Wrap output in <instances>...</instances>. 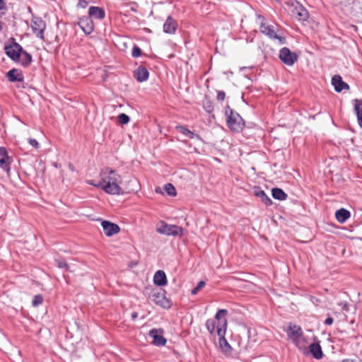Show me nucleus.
I'll return each mask as SVG.
<instances>
[{"mask_svg": "<svg viewBox=\"0 0 362 362\" xmlns=\"http://www.w3.org/2000/svg\"><path fill=\"white\" fill-rule=\"evenodd\" d=\"M30 26L33 33L37 37L44 40L45 39V30L46 29L45 22L38 16H33L31 19Z\"/></svg>", "mask_w": 362, "mask_h": 362, "instance_id": "6e6552de", "label": "nucleus"}, {"mask_svg": "<svg viewBox=\"0 0 362 362\" xmlns=\"http://www.w3.org/2000/svg\"><path fill=\"white\" fill-rule=\"evenodd\" d=\"M6 77L8 80L11 82H22L24 80L23 73L16 69H12L10 71H8L6 73Z\"/></svg>", "mask_w": 362, "mask_h": 362, "instance_id": "412c9836", "label": "nucleus"}, {"mask_svg": "<svg viewBox=\"0 0 362 362\" xmlns=\"http://www.w3.org/2000/svg\"><path fill=\"white\" fill-rule=\"evenodd\" d=\"M338 305L341 307L343 310L346 312L349 310V304L347 302H340Z\"/></svg>", "mask_w": 362, "mask_h": 362, "instance_id": "c9c22d12", "label": "nucleus"}, {"mask_svg": "<svg viewBox=\"0 0 362 362\" xmlns=\"http://www.w3.org/2000/svg\"><path fill=\"white\" fill-rule=\"evenodd\" d=\"M100 180L96 182L95 180H87L88 185L99 187L105 192L110 194H120L122 189L120 187L121 176L115 170L105 168L100 173Z\"/></svg>", "mask_w": 362, "mask_h": 362, "instance_id": "f257e3e1", "label": "nucleus"}, {"mask_svg": "<svg viewBox=\"0 0 362 362\" xmlns=\"http://www.w3.org/2000/svg\"><path fill=\"white\" fill-rule=\"evenodd\" d=\"M353 102L354 103V112L357 117L358 125L362 128V100L355 99Z\"/></svg>", "mask_w": 362, "mask_h": 362, "instance_id": "a878e982", "label": "nucleus"}, {"mask_svg": "<svg viewBox=\"0 0 362 362\" xmlns=\"http://www.w3.org/2000/svg\"><path fill=\"white\" fill-rule=\"evenodd\" d=\"M164 189L168 195L172 196V197H174L176 195L175 187L171 183L166 184L164 187Z\"/></svg>", "mask_w": 362, "mask_h": 362, "instance_id": "c756f323", "label": "nucleus"}, {"mask_svg": "<svg viewBox=\"0 0 362 362\" xmlns=\"http://www.w3.org/2000/svg\"><path fill=\"white\" fill-rule=\"evenodd\" d=\"M333 318L332 317H328L325 320V324L326 325H332L333 323Z\"/></svg>", "mask_w": 362, "mask_h": 362, "instance_id": "ea45409f", "label": "nucleus"}, {"mask_svg": "<svg viewBox=\"0 0 362 362\" xmlns=\"http://www.w3.org/2000/svg\"><path fill=\"white\" fill-rule=\"evenodd\" d=\"M225 98H226V93L224 91H223V90L218 91V93H217V100H218L223 101V100H224Z\"/></svg>", "mask_w": 362, "mask_h": 362, "instance_id": "e433bc0d", "label": "nucleus"}, {"mask_svg": "<svg viewBox=\"0 0 362 362\" xmlns=\"http://www.w3.org/2000/svg\"><path fill=\"white\" fill-rule=\"evenodd\" d=\"M153 282L157 286H165L167 284V278L165 272L162 270L157 271L153 276Z\"/></svg>", "mask_w": 362, "mask_h": 362, "instance_id": "b1692460", "label": "nucleus"}, {"mask_svg": "<svg viewBox=\"0 0 362 362\" xmlns=\"http://www.w3.org/2000/svg\"><path fill=\"white\" fill-rule=\"evenodd\" d=\"M254 194L259 197L261 201L266 205L270 206L272 204V199L266 194V193L261 189L260 187H257L254 188Z\"/></svg>", "mask_w": 362, "mask_h": 362, "instance_id": "5701e85b", "label": "nucleus"}, {"mask_svg": "<svg viewBox=\"0 0 362 362\" xmlns=\"http://www.w3.org/2000/svg\"><path fill=\"white\" fill-rule=\"evenodd\" d=\"M163 331L162 329H152L149 331V336L153 339V344L157 346H165L167 340L163 336Z\"/></svg>", "mask_w": 362, "mask_h": 362, "instance_id": "4468645a", "label": "nucleus"}, {"mask_svg": "<svg viewBox=\"0 0 362 362\" xmlns=\"http://www.w3.org/2000/svg\"><path fill=\"white\" fill-rule=\"evenodd\" d=\"M69 168L71 170V171H74L75 170V168L74 166V165L72 163H69Z\"/></svg>", "mask_w": 362, "mask_h": 362, "instance_id": "c03bdc74", "label": "nucleus"}, {"mask_svg": "<svg viewBox=\"0 0 362 362\" xmlns=\"http://www.w3.org/2000/svg\"><path fill=\"white\" fill-rule=\"evenodd\" d=\"M272 197L275 199H278V200H281V201L286 199V198L288 197L287 194L281 189L277 188V187L272 189Z\"/></svg>", "mask_w": 362, "mask_h": 362, "instance_id": "c85d7f7f", "label": "nucleus"}, {"mask_svg": "<svg viewBox=\"0 0 362 362\" xmlns=\"http://www.w3.org/2000/svg\"><path fill=\"white\" fill-rule=\"evenodd\" d=\"M6 8V3L4 0H0V10H4Z\"/></svg>", "mask_w": 362, "mask_h": 362, "instance_id": "a19ab883", "label": "nucleus"}, {"mask_svg": "<svg viewBox=\"0 0 362 362\" xmlns=\"http://www.w3.org/2000/svg\"><path fill=\"white\" fill-rule=\"evenodd\" d=\"M287 335L298 349L303 352L307 350L308 342L303 336V330L300 326L291 323L287 329Z\"/></svg>", "mask_w": 362, "mask_h": 362, "instance_id": "f03ea898", "label": "nucleus"}, {"mask_svg": "<svg viewBox=\"0 0 362 362\" xmlns=\"http://www.w3.org/2000/svg\"><path fill=\"white\" fill-rule=\"evenodd\" d=\"M177 28V21L171 16H168L163 24V31L168 34H174Z\"/></svg>", "mask_w": 362, "mask_h": 362, "instance_id": "dca6fc26", "label": "nucleus"}, {"mask_svg": "<svg viewBox=\"0 0 362 362\" xmlns=\"http://www.w3.org/2000/svg\"><path fill=\"white\" fill-rule=\"evenodd\" d=\"M310 354L315 359H321L323 357L322 347L319 342L312 343L308 346Z\"/></svg>", "mask_w": 362, "mask_h": 362, "instance_id": "aec40b11", "label": "nucleus"}, {"mask_svg": "<svg viewBox=\"0 0 362 362\" xmlns=\"http://www.w3.org/2000/svg\"><path fill=\"white\" fill-rule=\"evenodd\" d=\"M220 327H223V328H219L218 329V336L219 337V340H218L219 346H220L221 351L226 355L230 354L231 350H232L231 346H230V344H228V341L225 338V334H226V332H224L225 322L224 323H221V322Z\"/></svg>", "mask_w": 362, "mask_h": 362, "instance_id": "9b49d317", "label": "nucleus"}, {"mask_svg": "<svg viewBox=\"0 0 362 362\" xmlns=\"http://www.w3.org/2000/svg\"><path fill=\"white\" fill-rule=\"evenodd\" d=\"M156 231L166 235L179 236L182 235L184 229L176 225H170L162 222L161 225L156 228Z\"/></svg>", "mask_w": 362, "mask_h": 362, "instance_id": "0eeeda50", "label": "nucleus"}, {"mask_svg": "<svg viewBox=\"0 0 362 362\" xmlns=\"http://www.w3.org/2000/svg\"><path fill=\"white\" fill-rule=\"evenodd\" d=\"M341 362H354L351 359H344Z\"/></svg>", "mask_w": 362, "mask_h": 362, "instance_id": "a18cd8bd", "label": "nucleus"}, {"mask_svg": "<svg viewBox=\"0 0 362 362\" xmlns=\"http://www.w3.org/2000/svg\"><path fill=\"white\" fill-rule=\"evenodd\" d=\"M88 16L92 19L102 20L105 17V10L98 6H90L88 9Z\"/></svg>", "mask_w": 362, "mask_h": 362, "instance_id": "6ab92c4d", "label": "nucleus"}, {"mask_svg": "<svg viewBox=\"0 0 362 362\" xmlns=\"http://www.w3.org/2000/svg\"><path fill=\"white\" fill-rule=\"evenodd\" d=\"M129 120V117L124 113H121L118 115V121L121 124H127Z\"/></svg>", "mask_w": 362, "mask_h": 362, "instance_id": "7c9ffc66", "label": "nucleus"}, {"mask_svg": "<svg viewBox=\"0 0 362 362\" xmlns=\"http://www.w3.org/2000/svg\"><path fill=\"white\" fill-rule=\"evenodd\" d=\"M261 33L268 36L269 38L273 40H278L281 45L286 42V38L282 36H279L276 33L275 27L272 25H268L264 23H262L259 27Z\"/></svg>", "mask_w": 362, "mask_h": 362, "instance_id": "1a4fd4ad", "label": "nucleus"}, {"mask_svg": "<svg viewBox=\"0 0 362 362\" xmlns=\"http://www.w3.org/2000/svg\"><path fill=\"white\" fill-rule=\"evenodd\" d=\"M77 25L81 28L86 35H89L94 30L93 20L88 16H84L78 19Z\"/></svg>", "mask_w": 362, "mask_h": 362, "instance_id": "ddd939ff", "label": "nucleus"}, {"mask_svg": "<svg viewBox=\"0 0 362 362\" xmlns=\"http://www.w3.org/2000/svg\"><path fill=\"white\" fill-rule=\"evenodd\" d=\"M293 15L299 21H305L309 17L308 11L301 5L296 6L293 11Z\"/></svg>", "mask_w": 362, "mask_h": 362, "instance_id": "4be33fe9", "label": "nucleus"}, {"mask_svg": "<svg viewBox=\"0 0 362 362\" xmlns=\"http://www.w3.org/2000/svg\"><path fill=\"white\" fill-rule=\"evenodd\" d=\"M137 317H138L137 313L134 312V313H132V319L133 320H135L137 318Z\"/></svg>", "mask_w": 362, "mask_h": 362, "instance_id": "37998d69", "label": "nucleus"}, {"mask_svg": "<svg viewBox=\"0 0 362 362\" xmlns=\"http://www.w3.org/2000/svg\"><path fill=\"white\" fill-rule=\"evenodd\" d=\"M28 143L35 148H37L39 147V143L35 139H29Z\"/></svg>", "mask_w": 362, "mask_h": 362, "instance_id": "58836bf2", "label": "nucleus"}, {"mask_svg": "<svg viewBox=\"0 0 362 362\" xmlns=\"http://www.w3.org/2000/svg\"><path fill=\"white\" fill-rule=\"evenodd\" d=\"M11 40L10 44L5 45V53L11 60L17 62V60H19L21 57V52H22L23 47L15 41L14 38H11Z\"/></svg>", "mask_w": 362, "mask_h": 362, "instance_id": "423d86ee", "label": "nucleus"}, {"mask_svg": "<svg viewBox=\"0 0 362 362\" xmlns=\"http://www.w3.org/2000/svg\"><path fill=\"white\" fill-rule=\"evenodd\" d=\"M225 115L228 128L234 132H241L245 126V122L240 115L233 111L229 106L225 108Z\"/></svg>", "mask_w": 362, "mask_h": 362, "instance_id": "39448f33", "label": "nucleus"}, {"mask_svg": "<svg viewBox=\"0 0 362 362\" xmlns=\"http://www.w3.org/2000/svg\"><path fill=\"white\" fill-rule=\"evenodd\" d=\"M102 226L104 233L108 237L117 234L120 230L118 225L107 221H103L102 222Z\"/></svg>", "mask_w": 362, "mask_h": 362, "instance_id": "2eb2a0df", "label": "nucleus"}, {"mask_svg": "<svg viewBox=\"0 0 362 362\" xmlns=\"http://www.w3.org/2000/svg\"><path fill=\"white\" fill-rule=\"evenodd\" d=\"M43 302V298L42 296L40 294L35 295L33 297V299L32 300V304L33 306H38L41 305Z\"/></svg>", "mask_w": 362, "mask_h": 362, "instance_id": "2f4dec72", "label": "nucleus"}, {"mask_svg": "<svg viewBox=\"0 0 362 362\" xmlns=\"http://www.w3.org/2000/svg\"><path fill=\"white\" fill-rule=\"evenodd\" d=\"M141 49L137 45H134L132 48V57L137 58L141 55Z\"/></svg>", "mask_w": 362, "mask_h": 362, "instance_id": "f704fd0d", "label": "nucleus"}, {"mask_svg": "<svg viewBox=\"0 0 362 362\" xmlns=\"http://www.w3.org/2000/svg\"><path fill=\"white\" fill-rule=\"evenodd\" d=\"M88 2L86 0H78V7H81L85 8L88 6Z\"/></svg>", "mask_w": 362, "mask_h": 362, "instance_id": "4c0bfd02", "label": "nucleus"}, {"mask_svg": "<svg viewBox=\"0 0 362 362\" xmlns=\"http://www.w3.org/2000/svg\"><path fill=\"white\" fill-rule=\"evenodd\" d=\"M332 84L334 86V90L338 93L342 91L344 89H349V85L344 82L341 77L339 75H335L332 77Z\"/></svg>", "mask_w": 362, "mask_h": 362, "instance_id": "f3484780", "label": "nucleus"}, {"mask_svg": "<svg viewBox=\"0 0 362 362\" xmlns=\"http://www.w3.org/2000/svg\"><path fill=\"white\" fill-rule=\"evenodd\" d=\"M176 129L180 132L181 134H184L185 136H187L189 139H194L195 137L199 138V135L195 134L194 132L190 131L187 127L181 125H178L176 127Z\"/></svg>", "mask_w": 362, "mask_h": 362, "instance_id": "cd10ccee", "label": "nucleus"}, {"mask_svg": "<svg viewBox=\"0 0 362 362\" xmlns=\"http://www.w3.org/2000/svg\"><path fill=\"white\" fill-rule=\"evenodd\" d=\"M205 282L204 281H200L198 284L197 285V286L195 288H194L192 290V295H196L198 293V292L205 286Z\"/></svg>", "mask_w": 362, "mask_h": 362, "instance_id": "72a5a7b5", "label": "nucleus"}, {"mask_svg": "<svg viewBox=\"0 0 362 362\" xmlns=\"http://www.w3.org/2000/svg\"><path fill=\"white\" fill-rule=\"evenodd\" d=\"M13 159L8 156L6 148L4 147H0V168L8 174L11 171V165Z\"/></svg>", "mask_w": 362, "mask_h": 362, "instance_id": "f8f14e48", "label": "nucleus"}, {"mask_svg": "<svg viewBox=\"0 0 362 362\" xmlns=\"http://www.w3.org/2000/svg\"><path fill=\"white\" fill-rule=\"evenodd\" d=\"M351 216L349 211L345 209H340L335 213L336 219L341 223H344Z\"/></svg>", "mask_w": 362, "mask_h": 362, "instance_id": "bb28decb", "label": "nucleus"}, {"mask_svg": "<svg viewBox=\"0 0 362 362\" xmlns=\"http://www.w3.org/2000/svg\"><path fill=\"white\" fill-rule=\"evenodd\" d=\"M279 58L285 64L292 66L298 60V55L288 48L283 47L280 49Z\"/></svg>", "mask_w": 362, "mask_h": 362, "instance_id": "9d476101", "label": "nucleus"}, {"mask_svg": "<svg viewBox=\"0 0 362 362\" xmlns=\"http://www.w3.org/2000/svg\"><path fill=\"white\" fill-rule=\"evenodd\" d=\"M32 62V55L23 49L22 52H21V57L19 58V60H17V62H19L21 66L24 67H28L30 65Z\"/></svg>", "mask_w": 362, "mask_h": 362, "instance_id": "393cba45", "label": "nucleus"}, {"mask_svg": "<svg viewBox=\"0 0 362 362\" xmlns=\"http://www.w3.org/2000/svg\"><path fill=\"white\" fill-rule=\"evenodd\" d=\"M228 315V310L226 309H220L218 310V312L216 313L214 318L209 319L206 322V327L208 330V332L211 334H214L216 333V334H218V329L221 328L220 327L221 322L224 323L225 322V328L224 332H226L227 326H228V322L226 319V316Z\"/></svg>", "mask_w": 362, "mask_h": 362, "instance_id": "20e7f679", "label": "nucleus"}, {"mask_svg": "<svg viewBox=\"0 0 362 362\" xmlns=\"http://www.w3.org/2000/svg\"><path fill=\"white\" fill-rule=\"evenodd\" d=\"M206 112H211L213 111V106L209 103V105L205 107Z\"/></svg>", "mask_w": 362, "mask_h": 362, "instance_id": "79ce46f5", "label": "nucleus"}, {"mask_svg": "<svg viewBox=\"0 0 362 362\" xmlns=\"http://www.w3.org/2000/svg\"><path fill=\"white\" fill-rule=\"evenodd\" d=\"M55 262L59 268L65 269L66 270L69 269V266L64 259H56Z\"/></svg>", "mask_w": 362, "mask_h": 362, "instance_id": "473e14b6", "label": "nucleus"}, {"mask_svg": "<svg viewBox=\"0 0 362 362\" xmlns=\"http://www.w3.org/2000/svg\"><path fill=\"white\" fill-rule=\"evenodd\" d=\"M144 293L150 300L164 309H169L172 305L171 301L166 297L165 291L162 288H146Z\"/></svg>", "mask_w": 362, "mask_h": 362, "instance_id": "7ed1b4c3", "label": "nucleus"}, {"mask_svg": "<svg viewBox=\"0 0 362 362\" xmlns=\"http://www.w3.org/2000/svg\"><path fill=\"white\" fill-rule=\"evenodd\" d=\"M149 76V72L146 68L143 66H139L134 71V77L139 82H144L148 80Z\"/></svg>", "mask_w": 362, "mask_h": 362, "instance_id": "a211bd4d", "label": "nucleus"}, {"mask_svg": "<svg viewBox=\"0 0 362 362\" xmlns=\"http://www.w3.org/2000/svg\"><path fill=\"white\" fill-rule=\"evenodd\" d=\"M4 25V23L1 21H0V31L3 29V27Z\"/></svg>", "mask_w": 362, "mask_h": 362, "instance_id": "49530a36", "label": "nucleus"}]
</instances>
